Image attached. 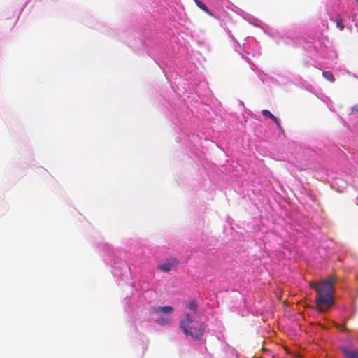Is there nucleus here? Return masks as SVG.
Instances as JSON below:
<instances>
[{
	"label": "nucleus",
	"mask_w": 358,
	"mask_h": 358,
	"mask_svg": "<svg viewBox=\"0 0 358 358\" xmlns=\"http://www.w3.org/2000/svg\"><path fill=\"white\" fill-rule=\"evenodd\" d=\"M336 281L334 275L328 279L322 280L318 282H310V285L316 292L315 303L317 306L322 307H330L334 304V284Z\"/></svg>",
	"instance_id": "nucleus-1"
},
{
	"label": "nucleus",
	"mask_w": 358,
	"mask_h": 358,
	"mask_svg": "<svg viewBox=\"0 0 358 358\" xmlns=\"http://www.w3.org/2000/svg\"><path fill=\"white\" fill-rule=\"evenodd\" d=\"M180 327L187 336L189 335L195 338L201 337L204 332L203 324L192 320L189 313H187L185 318L181 321Z\"/></svg>",
	"instance_id": "nucleus-2"
},
{
	"label": "nucleus",
	"mask_w": 358,
	"mask_h": 358,
	"mask_svg": "<svg viewBox=\"0 0 358 358\" xmlns=\"http://www.w3.org/2000/svg\"><path fill=\"white\" fill-rule=\"evenodd\" d=\"M174 309L172 306H159L157 308H152V313L155 314H172Z\"/></svg>",
	"instance_id": "nucleus-3"
},
{
	"label": "nucleus",
	"mask_w": 358,
	"mask_h": 358,
	"mask_svg": "<svg viewBox=\"0 0 358 358\" xmlns=\"http://www.w3.org/2000/svg\"><path fill=\"white\" fill-rule=\"evenodd\" d=\"M341 350L346 358H358V350L354 348L343 347Z\"/></svg>",
	"instance_id": "nucleus-4"
},
{
	"label": "nucleus",
	"mask_w": 358,
	"mask_h": 358,
	"mask_svg": "<svg viewBox=\"0 0 358 358\" xmlns=\"http://www.w3.org/2000/svg\"><path fill=\"white\" fill-rule=\"evenodd\" d=\"M178 263L176 259H172L171 262H167L159 265V268L164 272H169L171 270L172 267L177 265Z\"/></svg>",
	"instance_id": "nucleus-5"
},
{
	"label": "nucleus",
	"mask_w": 358,
	"mask_h": 358,
	"mask_svg": "<svg viewBox=\"0 0 358 358\" xmlns=\"http://www.w3.org/2000/svg\"><path fill=\"white\" fill-rule=\"evenodd\" d=\"M196 6L203 10L206 13L208 14L209 15H213L211 12L209 10V9L207 8V6L203 3V2L199 1V0H194Z\"/></svg>",
	"instance_id": "nucleus-6"
},
{
	"label": "nucleus",
	"mask_w": 358,
	"mask_h": 358,
	"mask_svg": "<svg viewBox=\"0 0 358 358\" xmlns=\"http://www.w3.org/2000/svg\"><path fill=\"white\" fill-rule=\"evenodd\" d=\"M336 27L339 29L340 31H343L344 29V24L343 23V20L339 15H337L334 20Z\"/></svg>",
	"instance_id": "nucleus-7"
},
{
	"label": "nucleus",
	"mask_w": 358,
	"mask_h": 358,
	"mask_svg": "<svg viewBox=\"0 0 358 358\" xmlns=\"http://www.w3.org/2000/svg\"><path fill=\"white\" fill-rule=\"evenodd\" d=\"M322 76L330 82L333 83L335 80L334 75L330 71H323Z\"/></svg>",
	"instance_id": "nucleus-8"
},
{
	"label": "nucleus",
	"mask_w": 358,
	"mask_h": 358,
	"mask_svg": "<svg viewBox=\"0 0 358 358\" xmlns=\"http://www.w3.org/2000/svg\"><path fill=\"white\" fill-rule=\"evenodd\" d=\"M187 307L189 310H192L194 313H196L198 305L195 300H192L191 301L189 302Z\"/></svg>",
	"instance_id": "nucleus-9"
},
{
	"label": "nucleus",
	"mask_w": 358,
	"mask_h": 358,
	"mask_svg": "<svg viewBox=\"0 0 358 358\" xmlns=\"http://www.w3.org/2000/svg\"><path fill=\"white\" fill-rule=\"evenodd\" d=\"M156 322L160 325H165L170 322V320L166 317H160L156 320Z\"/></svg>",
	"instance_id": "nucleus-10"
},
{
	"label": "nucleus",
	"mask_w": 358,
	"mask_h": 358,
	"mask_svg": "<svg viewBox=\"0 0 358 358\" xmlns=\"http://www.w3.org/2000/svg\"><path fill=\"white\" fill-rule=\"evenodd\" d=\"M271 120H273V121L276 124V125H277L278 128L280 130L283 131V129H282V125H281V124H280V120H278V117H276L275 116H274V115H273V116H272V117H271Z\"/></svg>",
	"instance_id": "nucleus-11"
},
{
	"label": "nucleus",
	"mask_w": 358,
	"mask_h": 358,
	"mask_svg": "<svg viewBox=\"0 0 358 358\" xmlns=\"http://www.w3.org/2000/svg\"><path fill=\"white\" fill-rule=\"evenodd\" d=\"M262 114L266 117L271 118L273 116V114L268 110H263L262 111Z\"/></svg>",
	"instance_id": "nucleus-12"
},
{
	"label": "nucleus",
	"mask_w": 358,
	"mask_h": 358,
	"mask_svg": "<svg viewBox=\"0 0 358 358\" xmlns=\"http://www.w3.org/2000/svg\"><path fill=\"white\" fill-rule=\"evenodd\" d=\"M351 110L353 113H358V103L352 106Z\"/></svg>",
	"instance_id": "nucleus-13"
},
{
	"label": "nucleus",
	"mask_w": 358,
	"mask_h": 358,
	"mask_svg": "<svg viewBox=\"0 0 358 358\" xmlns=\"http://www.w3.org/2000/svg\"><path fill=\"white\" fill-rule=\"evenodd\" d=\"M357 2H358V0H357Z\"/></svg>",
	"instance_id": "nucleus-14"
}]
</instances>
